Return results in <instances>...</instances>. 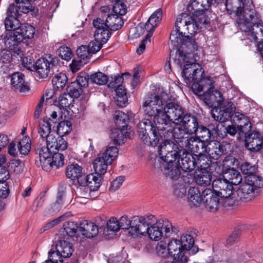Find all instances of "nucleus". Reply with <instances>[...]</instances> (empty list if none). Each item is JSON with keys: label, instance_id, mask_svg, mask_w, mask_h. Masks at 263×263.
<instances>
[{"label": "nucleus", "instance_id": "obj_1", "mask_svg": "<svg viewBox=\"0 0 263 263\" xmlns=\"http://www.w3.org/2000/svg\"><path fill=\"white\" fill-rule=\"evenodd\" d=\"M204 70L194 62L185 64L182 71V76L187 85H192V89L195 95L209 107L217 108L223 101L222 93L218 90H213L215 82L210 77L204 76Z\"/></svg>", "mask_w": 263, "mask_h": 263}, {"label": "nucleus", "instance_id": "obj_2", "mask_svg": "<svg viewBox=\"0 0 263 263\" xmlns=\"http://www.w3.org/2000/svg\"><path fill=\"white\" fill-rule=\"evenodd\" d=\"M142 107L146 116L153 117L154 123L153 124L149 120L144 119L137 125L139 136L145 143L149 141L152 137H157L156 132L158 130L157 121H159V119L166 121L163 118L162 102L159 96L155 94L151 95L143 102Z\"/></svg>", "mask_w": 263, "mask_h": 263}, {"label": "nucleus", "instance_id": "obj_3", "mask_svg": "<svg viewBox=\"0 0 263 263\" xmlns=\"http://www.w3.org/2000/svg\"><path fill=\"white\" fill-rule=\"evenodd\" d=\"M186 17V13H182L178 15L175 24V29L170 35V40L174 46L178 48L174 58L175 62L182 66V64H189L187 59L191 53H194L197 50V44L195 39L189 35H185L186 25L180 18Z\"/></svg>", "mask_w": 263, "mask_h": 263}, {"label": "nucleus", "instance_id": "obj_4", "mask_svg": "<svg viewBox=\"0 0 263 263\" xmlns=\"http://www.w3.org/2000/svg\"><path fill=\"white\" fill-rule=\"evenodd\" d=\"M157 121L158 126V130L156 132L157 137H152L149 141L146 142L145 144L152 146H156L159 143L160 140L168 138L172 136L175 143L182 148H185L187 145L191 136L189 134H186L184 129L180 126H175L173 122L171 121H164L162 119H159Z\"/></svg>", "mask_w": 263, "mask_h": 263}, {"label": "nucleus", "instance_id": "obj_5", "mask_svg": "<svg viewBox=\"0 0 263 263\" xmlns=\"http://www.w3.org/2000/svg\"><path fill=\"white\" fill-rule=\"evenodd\" d=\"M238 27L244 32H248V38L251 42L263 41V23L260 16L253 9L246 12L243 17L236 20Z\"/></svg>", "mask_w": 263, "mask_h": 263}, {"label": "nucleus", "instance_id": "obj_6", "mask_svg": "<svg viewBox=\"0 0 263 263\" xmlns=\"http://www.w3.org/2000/svg\"><path fill=\"white\" fill-rule=\"evenodd\" d=\"M59 58L50 54H45L43 58L35 62L34 70L36 71L40 78L51 77L55 72L59 71L60 67Z\"/></svg>", "mask_w": 263, "mask_h": 263}, {"label": "nucleus", "instance_id": "obj_7", "mask_svg": "<svg viewBox=\"0 0 263 263\" xmlns=\"http://www.w3.org/2000/svg\"><path fill=\"white\" fill-rule=\"evenodd\" d=\"M162 140L163 141L158 146V152L160 156L158 161L162 163L175 162L182 147L168 138H163Z\"/></svg>", "mask_w": 263, "mask_h": 263}, {"label": "nucleus", "instance_id": "obj_8", "mask_svg": "<svg viewBox=\"0 0 263 263\" xmlns=\"http://www.w3.org/2000/svg\"><path fill=\"white\" fill-rule=\"evenodd\" d=\"M155 221V217L152 215L134 216L132 219V225L128 234L134 238L138 237L140 235H145L148 226Z\"/></svg>", "mask_w": 263, "mask_h": 263}, {"label": "nucleus", "instance_id": "obj_9", "mask_svg": "<svg viewBox=\"0 0 263 263\" xmlns=\"http://www.w3.org/2000/svg\"><path fill=\"white\" fill-rule=\"evenodd\" d=\"M163 118L165 120L173 122L174 124H178L179 121L185 114V109L179 104L175 102L167 103L163 108Z\"/></svg>", "mask_w": 263, "mask_h": 263}, {"label": "nucleus", "instance_id": "obj_10", "mask_svg": "<svg viewBox=\"0 0 263 263\" xmlns=\"http://www.w3.org/2000/svg\"><path fill=\"white\" fill-rule=\"evenodd\" d=\"M213 192L222 198H228L231 196L232 199L237 200L235 197V194H233V186L224 178H218L212 182Z\"/></svg>", "mask_w": 263, "mask_h": 263}, {"label": "nucleus", "instance_id": "obj_11", "mask_svg": "<svg viewBox=\"0 0 263 263\" xmlns=\"http://www.w3.org/2000/svg\"><path fill=\"white\" fill-rule=\"evenodd\" d=\"M20 12H21L16 6L14 4L9 5L7 11V16L5 21V26L7 30L13 31V33H15L17 29L20 28L22 25L18 19L20 15Z\"/></svg>", "mask_w": 263, "mask_h": 263}, {"label": "nucleus", "instance_id": "obj_12", "mask_svg": "<svg viewBox=\"0 0 263 263\" xmlns=\"http://www.w3.org/2000/svg\"><path fill=\"white\" fill-rule=\"evenodd\" d=\"M235 106L231 102H228L220 108H215L212 110V116L215 121L224 122L231 118H233Z\"/></svg>", "mask_w": 263, "mask_h": 263}, {"label": "nucleus", "instance_id": "obj_13", "mask_svg": "<svg viewBox=\"0 0 263 263\" xmlns=\"http://www.w3.org/2000/svg\"><path fill=\"white\" fill-rule=\"evenodd\" d=\"M203 203L205 209L210 212H216L219 208V196L210 189H205L202 192Z\"/></svg>", "mask_w": 263, "mask_h": 263}, {"label": "nucleus", "instance_id": "obj_14", "mask_svg": "<svg viewBox=\"0 0 263 263\" xmlns=\"http://www.w3.org/2000/svg\"><path fill=\"white\" fill-rule=\"evenodd\" d=\"M177 159L178 165L184 172H191L195 168L196 162L195 158L185 148L181 149Z\"/></svg>", "mask_w": 263, "mask_h": 263}, {"label": "nucleus", "instance_id": "obj_15", "mask_svg": "<svg viewBox=\"0 0 263 263\" xmlns=\"http://www.w3.org/2000/svg\"><path fill=\"white\" fill-rule=\"evenodd\" d=\"M179 121V124L184 129L186 134H194L198 129L199 120L197 117L190 113L186 112Z\"/></svg>", "mask_w": 263, "mask_h": 263}, {"label": "nucleus", "instance_id": "obj_16", "mask_svg": "<svg viewBox=\"0 0 263 263\" xmlns=\"http://www.w3.org/2000/svg\"><path fill=\"white\" fill-rule=\"evenodd\" d=\"M258 190L254 187L248 182L242 183L236 191L237 198L242 201H249L258 194Z\"/></svg>", "mask_w": 263, "mask_h": 263}, {"label": "nucleus", "instance_id": "obj_17", "mask_svg": "<svg viewBox=\"0 0 263 263\" xmlns=\"http://www.w3.org/2000/svg\"><path fill=\"white\" fill-rule=\"evenodd\" d=\"M206 153L211 159L217 160L225 153L226 149L221 143L217 140H212L206 144Z\"/></svg>", "mask_w": 263, "mask_h": 263}, {"label": "nucleus", "instance_id": "obj_18", "mask_svg": "<svg viewBox=\"0 0 263 263\" xmlns=\"http://www.w3.org/2000/svg\"><path fill=\"white\" fill-rule=\"evenodd\" d=\"M233 120L237 126L239 135H245L251 129L250 121L246 116L239 112H235Z\"/></svg>", "mask_w": 263, "mask_h": 263}, {"label": "nucleus", "instance_id": "obj_19", "mask_svg": "<svg viewBox=\"0 0 263 263\" xmlns=\"http://www.w3.org/2000/svg\"><path fill=\"white\" fill-rule=\"evenodd\" d=\"M44 141H46V146L50 148L52 152L59 150L64 151L67 147L66 141L61 136L56 137L53 134L49 135L45 139Z\"/></svg>", "mask_w": 263, "mask_h": 263}, {"label": "nucleus", "instance_id": "obj_20", "mask_svg": "<svg viewBox=\"0 0 263 263\" xmlns=\"http://www.w3.org/2000/svg\"><path fill=\"white\" fill-rule=\"evenodd\" d=\"M185 149L190 151L195 156L200 157L206 152V145L197 137H191Z\"/></svg>", "mask_w": 263, "mask_h": 263}, {"label": "nucleus", "instance_id": "obj_21", "mask_svg": "<svg viewBox=\"0 0 263 263\" xmlns=\"http://www.w3.org/2000/svg\"><path fill=\"white\" fill-rule=\"evenodd\" d=\"M226 7L230 14L234 13L237 16V20L243 17L244 13L250 9H245L242 0H226Z\"/></svg>", "mask_w": 263, "mask_h": 263}, {"label": "nucleus", "instance_id": "obj_22", "mask_svg": "<svg viewBox=\"0 0 263 263\" xmlns=\"http://www.w3.org/2000/svg\"><path fill=\"white\" fill-rule=\"evenodd\" d=\"M35 28L29 24L21 25L20 28L17 29L15 33H13L12 40H17L18 42H22L24 39H30L34 36Z\"/></svg>", "mask_w": 263, "mask_h": 263}, {"label": "nucleus", "instance_id": "obj_23", "mask_svg": "<svg viewBox=\"0 0 263 263\" xmlns=\"http://www.w3.org/2000/svg\"><path fill=\"white\" fill-rule=\"evenodd\" d=\"M159 168L166 177L172 180L178 179L181 174L180 168L174 162L170 163L160 162Z\"/></svg>", "mask_w": 263, "mask_h": 263}, {"label": "nucleus", "instance_id": "obj_24", "mask_svg": "<svg viewBox=\"0 0 263 263\" xmlns=\"http://www.w3.org/2000/svg\"><path fill=\"white\" fill-rule=\"evenodd\" d=\"M52 154V151L47 146H42L40 148V163L43 169L46 172H49L51 170V165L50 164V163H51L50 160Z\"/></svg>", "mask_w": 263, "mask_h": 263}, {"label": "nucleus", "instance_id": "obj_25", "mask_svg": "<svg viewBox=\"0 0 263 263\" xmlns=\"http://www.w3.org/2000/svg\"><path fill=\"white\" fill-rule=\"evenodd\" d=\"M79 230L82 235L87 238L94 237L98 234L96 224L86 220L81 221Z\"/></svg>", "mask_w": 263, "mask_h": 263}, {"label": "nucleus", "instance_id": "obj_26", "mask_svg": "<svg viewBox=\"0 0 263 263\" xmlns=\"http://www.w3.org/2000/svg\"><path fill=\"white\" fill-rule=\"evenodd\" d=\"M24 77V74L21 72L13 73L11 77L12 85L20 92H26L29 90V86L25 84Z\"/></svg>", "mask_w": 263, "mask_h": 263}, {"label": "nucleus", "instance_id": "obj_27", "mask_svg": "<svg viewBox=\"0 0 263 263\" xmlns=\"http://www.w3.org/2000/svg\"><path fill=\"white\" fill-rule=\"evenodd\" d=\"M22 42H18L17 40H12V36L10 35L6 40H5V45L9 48V50L14 57H20L21 58L24 54L21 47Z\"/></svg>", "mask_w": 263, "mask_h": 263}, {"label": "nucleus", "instance_id": "obj_28", "mask_svg": "<svg viewBox=\"0 0 263 263\" xmlns=\"http://www.w3.org/2000/svg\"><path fill=\"white\" fill-rule=\"evenodd\" d=\"M162 15V10L159 8L151 15L145 25V28L148 33H153L155 28L157 27L161 20Z\"/></svg>", "mask_w": 263, "mask_h": 263}, {"label": "nucleus", "instance_id": "obj_29", "mask_svg": "<svg viewBox=\"0 0 263 263\" xmlns=\"http://www.w3.org/2000/svg\"><path fill=\"white\" fill-rule=\"evenodd\" d=\"M161 220L155 223H152L150 227L148 226L146 234H147L152 240L158 241L163 236V233L161 229Z\"/></svg>", "mask_w": 263, "mask_h": 263}, {"label": "nucleus", "instance_id": "obj_30", "mask_svg": "<svg viewBox=\"0 0 263 263\" xmlns=\"http://www.w3.org/2000/svg\"><path fill=\"white\" fill-rule=\"evenodd\" d=\"M195 179L200 186H206L211 184L212 181L211 173L206 170L195 172Z\"/></svg>", "mask_w": 263, "mask_h": 263}, {"label": "nucleus", "instance_id": "obj_31", "mask_svg": "<svg viewBox=\"0 0 263 263\" xmlns=\"http://www.w3.org/2000/svg\"><path fill=\"white\" fill-rule=\"evenodd\" d=\"M106 21L109 29L112 31L120 29L124 24L122 18L116 14L108 15Z\"/></svg>", "mask_w": 263, "mask_h": 263}, {"label": "nucleus", "instance_id": "obj_32", "mask_svg": "<svg viewBox=\"0 0 263 263\" xmlns=\"http://www.w3.org/2000/svg\"><path fill=\"white\" fill-rule=\"evenodd\" d=\"M55 249L58 252H60L61 255L65 258L70 257L73 252L72 245L64 240L59 241L56 245Z\"/></svg>", "mask_w": 263, "mask_h": 263}, {"label": "nucleus", "instance_id": "obj_33", "mask_svg": "<svg viewBox=\"0 0 263 263\" xmlns=\"http://www.w3.org/2000/svg\"><path fill=\"white\" fill-rule=\"evenodd\" d=\"M188 201L191 205L194 206L199 205L201 201L203 202L202 193L196 187H191L188 191Z\"/></svg>", "mask_w": 263, "mask_h": 263}, {"label": "nucleus", "instance_id": "obj_34", "mask_svg": "<svg viewBox=\"0 0 263 263\" xmlns=\"http://www.w3.org/2000/svg\"><path fill=\"white\" fill-rule=\"evenodd\" d=\"M180 20L185 23V30L187 31V33L191 35L195 34L199 29L196 22V17H194L193 14L190 15L186 13V17H183L182 19L180 18Z\"/></svg>", "mask_w": 263, "mask_h": 263}, {"label": "nucleus", "instance_id": "obj_35", "mask_svg": "<svg viewBox=\"0 0 263 263\" xmlns=\"http://www.w3.org/2000/svg\"><path fill=\"white\" fill-rule=\"evenodd\" d=\"M224 177L232 185H238L241 182L242 180L240 173L233 168H229L225 172Z\"/></svg>", "mask_w": 263, "mask_h": 263}, {"label": "nucleus", "instance_id": "obj_36", "mask_svg": "<svg viewBox=\"0 0 263 263\" xmlns=\"http://www.w3.org/2000/svg\"><path fill=\"white\" fill-rule=\"evenodd\" d=\"M179 243L181 245L183 251L187 252L193 248L192 251L193 254H195L197 252V249L195 250L194 248V239L193 237L189 234H182L180 237Z\"/></svg>", "mask_w": 263, "mask_h": 263}, {"label": "nucleus", "instance_id": "obj_37", "mask_svg": "<svg viewBox=\"0 0 263 263\" xmlns=\"http://www.w3.org/2000/svg\"><path fill=\"white\" fill-rule=\"evenodd\" d=\"M129 120L128 116L120 110H117L115 113V121L117 126L127 130L128 127L127 123Z\"/></svg>", "mask_w": 263, "mask_h": 263}, {"label": "nucleus", "instance_id": "obj_38", "mask_svg": "<svg viewBox=\"0 0 263 263\" xmlns=\"http://www.w3.org/2000/svg\"><path fill=\"white\" fill-rule=\"evenodd\" d=\"M106 159L101 156H99L93 162V166L95 172L98 175L101 176L104 174L107 170V166L110 165L107 163Z\"/></svg>", "mask_w": 263, "mask_h": 263}, {"label": "nucleus", "instance_id": "obj_39", "mask_svg": "<svg viewBox=\"0 0 263 263\" xmlns=\"http://www.w3.org/2000/svg\"><path fill=\"white\" fill-rule=\"evenodd\" d=\"M125 130H123L122 128H119L118 127L111 130L110 137L115 144L121 145L124 143L125 137L127 136L126 134L128 135L127 132H125V134H124L123 133Z\"/></svg>", "mask_w": 263, "mask_h": 263}, {"label": "nucleus", "instance_id": "obj_40", "mask_svg": "<svg viewBox=\"0 0 263 263\" xmlns=\"http://www.w3.org/2000/svg\"><path fill=\"white\" fill-rule=\"evenodd\" d=\"M213 0H192L191 6L194 11L204 12L211 5Z\"/></svg>", "mask_w": 263, "mask_h": 263}, {"label": "nucleus", "instance_id": "obj_41", "mask_svg": "<svg viewBox=\"0 0 263 263\" xmlns=\"http://www.w3.org/2000/svg\"><path fill=\"white\" fill-rule=\"evenodd\" d=\"M52 124L48 121L45 120H42L40 122L38 127V133L40 135L41 140L43 141H45L48 136L51 134V126Z\"/></svg>", "mask_w": 263, "mask_h": 263}, {"label": "nucleus", "instance_id": "obj_42", "mask_svg": "<svg viewBox=\"0 0 263 263\" xmlns=\"http://www.w3.org/2000/svg\"><path fill=\"white\" fill-rule=\"evenodd\" d=\"M116 92L117 96L116 100L117 105L121 107L125 106L126 103L127 102V98L126 96V89L125 88V86L123 84L118 86L116 89Z\"/></svg>", "mask_w": 263, "mask_h": 263}, {"label": "nucleus", "instance_id": "obj_43", "mask_svg": "<svg viewBox=\"0 0 263 263\" xmlns=\"http://www.w3.org/2000/svg\"><path fill=\"white\" fill-rule=\"evenodd\" d=\"M82 168L78 164H72L67 166L66 175L72 180L77 179L82 174Z\"/></svg>", "mask_w": 263, "mask_h": 263}, {"label": "nucleus", "instance_id": "obj_44", "mask_svg": "<svg viewBox=\"0 0 263 263\" xmlns=\"http://www.w3.org/2000/svg\"><path fill=\"white\" fill-rule=\"evenodd\" d=\"M86 180L88 181V186L93 189V191H97L101 185L102 178L101 176L98 175L96 172L86 175Z\"/></svg>", "mask_w": 263, "mask_h": 263}, {"label": "nucleus", "instance_id": "obj_45", "mask_svg": "<svg viewBox=\"0 0 263 263\" xmlns=\"http://www.w3.org/2000/svg\"><path fill=\"white\" fill-rule=\"evenodd\" d=\"M68 78L64 73L60 72L55 74L52 80V83L54 88L63 89L67 83Z\"/></svg>", "mask_w": 263, "mask_h": 263}, {"label": "nucleus", "instance_id": "obj_46", "mask_svg": "<svg viewBox=\"0 0 263 263\" xmlns=\"http://www.w3.org/2000/svg\"><path fill=\"white\" fill-rule=\"evenodd\" d=\"M210 125L208 127L203 125H199L197 132L194 133L197 135L198 139L203 142L208 141L212 135L211 130L210 128Z\"/></svg>", "mask_w": 263, "mask_h": 263}, {"label": "nucleus", "instance_id": "obj_47", "mask_svg": "<svg viewBox=\"0 0 263 263\" xmlns=\"http://www.w3.org/2000/svg\"><path fill=\"white\" fill-rule=\"evenodd\" d=\"M94 192L91 187L85 185H78L74 190L77 199H88L91 197V192Z\"/></svg>", "mask_w": 263, "mask_h": 263}, {"label": "nucleus", "instance_id": "obj_48", "mask_svg": "<svg viewBox=\"0 0 263 263\" xmlns=\"http://www.w3.org/2000/svg\"><path fill=\"white\" fill-rule=\"evenodd\" d=\"M161 229L162 231L164 230V236L169 237L172 233L177 234L179 232L178 228L173 227L172 224L167 219L161 220Z\"/></svg>", "mask_w": 263, "mask_h": 263}, {"label": "nucleus", "instance_id": "obj_49", "mask_svg": "<svg viewBox=\"0 0 263 263\" xmlns=\"http://www.w3.org/2000/svg\"><path fill=\"white\" fill-rule=\"evenodd\" d=\"M118 155V149L117 147L114 146H109L106 148L105 152L102 154V156L108 163L110 164L113 161L115 160Z\"/></svg>", "mask_w": 263, "mask_h": 263}, {"label": "nucleus", "instance_id": "obj_50", "mask_svg": "<svg viewBox=\"0 0 263 263\" xmlns=\"http://www.w3.org/2000/svg\"><path fill=\"white\" fill-rule=\"evenodd\" d=\"M108 29V28H106L103 29H99L98 31H95L94 37L95 40L105 44L111 35V33Z\"/></svg>", "mask_w": 263, "mask_h": 263}, {"label": "nucleus", "instance_id": "obj_51", "mask_svg": "<svg viewBox=\"0 0 263 263\" xmlns=\"http://www.w3.org/2000/svg\"><path fill=\"white\" fill-rule=\"evenodd\" d=\"M50 161L51 169L53 167L58 168L64 164V156L62 154L57 152V151H54Z\"/></svg>", "mask_w": 263, "mask_h": 263}, {"label": "nucleus", "instance_id": "obj_52", "mask_svg": "<svg viewBox=\"0 0 263 263\" xmlns=\"http://www.w3.org/2000/svg\"><path fill=\"white\" fill-rule=\"evenodd\" d=\"M156 253L161 258H167L170 255L168 251L167 243L163 241H159L155 248Z\"/></svg>", "mask_w": 263, "mask_h": 263}, {"label": "nucleus", "instance_id": "obj_53", "mask_svg": "<svg viewBox=\"0 0 263 263\" xmlns=\"http://www.w3.org/2000/svg\"><path fill=\"white\" fill-rule=\"evenodd\" d=\"M79 226L73 221H66L63 224L64 231L69 237L76 236Z\"/></svg>", "mask_w": 263, "mask_h": 263}, {"label": "nucleus", "instance_id": "obj_54", "mask_svg": "<svg viewBox=\"0 0 263 263\" xmlns=\"http://www.w3.org/2000/svg\"><path fill=\"white\" fill-rule=\"evenodd\" d=\"M30 140L29 137H25L17 144V148L20 153L24 155H27L31 149Z\"/></svg>", "mask_w": 263, "mask_h": 263}, {"label": "nucleus", "instance_id": "obj_55", "mask_svg": "<svg viewBox=\"0 0 263 263\" xmlns=\"http://www.w3.org/2000/svg\"><path fill=\"white\" fill-rule=\"evenodd\" d=\"M90 80L93 83L102 85L107 83L108 77L101 72H97L90 75Z\"/></svg>", "mask_w": 263, "mask_h": 263}, {"label": "nucleus", "instance_id": "obj_56", "mask_svg": "<svg viewBox=\"0 0 263 263\" xmlns=\"http://www.w3.org/2000/svg\"><path fill=\"white\" fill-rule=\"evenodd\" d=\"M73 98L68 93H63L59 97L58 105L61 108H66L72 104Z\"/></svg>", "mask_w": 263, "mask_h": 263}, {"label": "nucleus", "instance_id": "obj_57", "mask_svg": "<svg viewBox=\"0 0 263 263\" xmlns=\"http://www.w3.org/2000/svg\"><path fill=\"white\" fill-rule=\"evenodd\" d=\"M67 91L72 98H78L82 92V88L77 83L72 82L68 85Z\"/></svg>", "mask_w": 263, "mask_h": 263}, {"label": "nucleus", "instance_id": "obj_58", "mask_svg": "<svg viewBox=\"0 0 263 263\" xmlns=\"http://www.w3.org/2000/svg\"><path fill=\"white\" fill-rule=\"evenodd\" d=\"M203 12H197L196 11H194L193 13L194 17H196V22L199 29L202 28L205 25L209 23L210 19Z\"/></svg>", "mask_w": 263, "mask_h": 263}, {"label": "nucleus", "instance_id": "obj_59", "mask_svg": "<svg viewBox=\"0 0 263 263\" xmlns=\"http://www.w3.org/2000/svg\"><path fill=\"white\" fill-rule=\"evenodd\" d=\"M129 76V73L128 72H125L122 73V76H119L118 74L115 75L114 77L111 76L110 79H108V81H109V83L108 84V86L110 88H117L118 86H120L121 84H123L122 83L123 82V76Z\"/></svg>", "mask_w": 263, "mask_h": 263}, {"label": "nucleus", "instance_id": "obj_60", "mask_svg": "<svg viewBox=\"0 0 263 263\" xmlns=\"http://www.w3.org/2000/svg\"><path fill=\"white\" fill-rule=\"evenodd\" d=\"M247 180L250 184L258 190L263 187V178L256 175H251L247 178Z\"/></svg>", "mask_w": 263, "mask_h": 263}, {"label": "nucleus", "instance_id": "obj_61", "mask_svg": "<svg viewBox=\"0 0 263 263\" xmlns=\"http://www.w3.org/2000/svg\"><path fill=\"white\" fill-rule=\"evenodd\" d=\"M71 125L69 121H63L59 123L57 126L58 135L64 136L68 134L71 130Z\"/></svg>", "mask_w": 263, "mask_h": 263}, {"label": "nucleus", "instance_id": "obj_62", "mask_svg": "<svg viewBox=\"0 0 263 263\" xmlns=\"http://www.w3.org/2000/svg\"><path fill=\"white\" fill-rule=\"evenodd\" d=\"M167 245L171 256L175 255L180 250H183L181 245L179 243V240L176 239H172L167 243Z\"/></svg>", "mask_w": 263, "mask_h": 263}, {"label": "nucleus", "instance_id": "obj_63", "mask_svg": "<svg viewBox=\"0 0 263 263\" xmlns=\"http://www.w3.org/2000/svg\"><path fill=\"white\" fill-rule=\"evenodd\" d=\"M113 11L117 15H123L127 12L126 6L122 0H116L113 6Z\"/></svg>", "mask_w": 263, "mask_h": 263}, {"label": "nucleus", "instance_id": "obj_64", "mask_svg": "<svg viewBox=\"0 0 263 263\" xmlns=\"http://www.w3.org/2000/svg\"><path fill=\"white\" fill-rule=\"evenodd\" d=\"M59 56L67 61H69L72 57V52L67 46H61L58 50Z\"/></svg>", "mask_w": 263, "mask_h": 263}]
</instances>
